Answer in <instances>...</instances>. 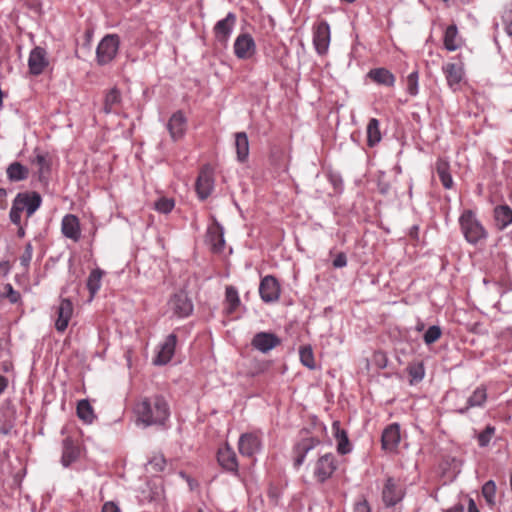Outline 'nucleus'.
Returning <instances> with one entry per match:
<instances>
[{"instance_id":"1","label":"nucleus","mask_w":512,"mask_h":512,"mask_svg":"<svg viewBox=\"0 0 512 512\" xmlns=\"http://www.w3.org/2000/svg\"><path fill=\"white\" fill-rule=\"evenodd\" d=\"M137 421L144 427L164 426L170 417V406L162 395L141 398L135 405Z\"/></svg>"},{"instance_id":"2","label":"nucleus","mask_w":512,"mask_h":512,"mask_svg":"<svg viewBox=\"0 0 512 512\" xmlns=\"http://www.w3.org/2000/svg\"><path fill=\"white\" fill-rule=\"evenodd\" d=\"M459 225L465 240L472 245H477L480 241L488 237L487 230L477 219L474 211L464 210L459 217Z\"/></svg>"},{"instance_id":"3","label":"nucleus","mask_w":512,"mask_h":512,"mask_svg":"<svg viewBox=\"0 0 512 512\" xmlns=\"http://www.w3.org/2000/svg\"><path fill=\"white\" fill-rule=\"evenodd\" d=\"M120 47V37L117 34H107L99 42L96 49V62L100 66L111 63L117 56Z\"/></svg>"},{"instance_id":"4","label":"nucleus","mask_w":512,"mask_h":512,"mask_svg":"<svg viewBox=\"0 0 512 512\" xmlns=\"http://www.w3.org/2000/svg\"><path fill=\"white\" fill-rule=\"evenodd\" d=\"M338 468V461L333 453L321 455L314 465L313 475L319 483L330 479Z\"/></svg>"},{"instance_id":"5","label":"nucleus","mask_w":512,"mask_h":512,"mask_svg":"<svg viewBox=\"0 0 512 512\" xmlns=\"http://www.w3.org/2000/svg\"><path fill=\"white\" fill-rule=\"evenodd\" d=\"M405 496V490L402 485L393 477L385 480L382 489V501L386 507H394Z\"/></svg>"},{"instance_id":"6","label":"nucleus","mask_w":512,"mask_h":512,"mask_svg":"<svg viewBox=\"0 0 512 512\" xmlns=\"http://www.w3.org/2000/svg\"><path fill=\"white\" fill-rule=\"evenodd\" d=\"M168 306L173 315L178 318L189 317L193 312V303L184 291H179L171 296Z\"/></svg>"},{"instance_id":"7","label":"nucleus","mask_w":512,"mask_h":512,"mask_svg":"<svg viewBox=\"0 0 512 512\" xmlns=\"http://www.w3.org/2000/svg\"><path fill=\"white\" fill-rule=\"evenodd\" d=\"M214 188L213 169L210 165H204L199 172L195 183V190L200 200L207 199Z\"/></svg>"},{"instance_id":"8","label":"nucleus","mask_w":512,"mask_h":512,"mask_svg":"<svg viewBox=\"0 0 512 512\" xmlns=\"http://www.w3.org/2000/svg\"><path fill=\"white\" fill-rule=\"evenodd\" d=\"M13 203L22 211L26 210L27 216L33 215L42 203L41 195L38 192H20L16 195Z\"/></svg>"},{"instance_id":"9","label":"nucleus","mask_w":512,"mask_h":512,"mask_svg":"<svg viewBox=\"0 0 512 512\" xmlns=\"http://www.w3.org/2000/svg\"><path fill=\"white\" fill-rule=\"evenodd\" d=\"M280 343L281 339L271 332H258L251 340V346L263 354L270 352Z\"/></svg>"},{"instance_id":"10","label":"nucleus","mask_w":512,"mask_h":512,"mask_svg":"<svg viewBox=\"0 0 512 512\" xmlns=\"http://www.w3.org/2000/svg\"><path fill=\"white\" fill-rule=\"evenodd\" d=\"M261 439L256 433H244L238 441V449L242 456L252 457L261 451Z\"/></svg>"},{"instance_id":"11","label":"nucleus","mask_w":512,"mask_h":512,"mask_svg":"<svg viewBox=\"0 0 512 512\" xmlns=\"http://www.w3.org/2000/svg\"><path fill=\"white\" fill-rule=\"evenodd\" d=\"M259 293L264 302L276 301L280 295L278 280L272 275L265 276L260 282Z\"/></svg>"},{"instance_id":"12","label":"nucleus","mask_w":512,"mask_h":512,"mask_svg":"<svg viewBox=\"0 0 512 512\" xmlns=\"http://www.w3.org/2000/svg\"><path fill=\"white\" fill-rule=\"evenodd\" d=\"M256 45L253 37L248 34H240L234 42V53L239 59H249L253 56Z\"/></svg>"},{"instance_id":"13","label":"nucleus","mask_w":512,"mask_h":512,"mask_svg":"<svg viewBox=\"0 0 512 512\" xmlns=\"http://www.w3.org/2000/svg\"><path fill=\"white\" fill-rule=\"evenodd\" d=\"M400 440V426L397 423H392L388 425L382 432V449L387 452H394L397 450Z\"/></svg>"},{"instance_id":"14","label":"nucleus","mask_w":512,"mask_h":512,"mask_svg":"<svg viewBox=\"0 0 512 512\" xmlns=\"http://www.w3.org/2000/svg\"><path fill=\"white\" fill-rule=\"evenodd\" d=\"M313 43L318 54L324 55L330 44V26L321 21L314 30Z\"/></svg>"},{"instance_id":"15","label":"nucleus","mask_w":512,"mask_h":512,"mask_svg":"<svg viewBox=\"0 0 512 512\" xmlns=\"http://www.w3.org/2000/svg\"><path fill=\"white\" fill-rule=\"evenodd\" d=\"M236 24V15L233 12H229L227 16L219 20L214 28V36L220 43H226L231 35V32Z\"/></svg>"},{"instance_id":"16","label":"nucleus","mask_w":512,"mask_h":512,"mask_svg":"<svg viewBox=\"0 0 512 512\" xmlns=\"http://www.w3.org/2000/svg\"><path fill=\"white\" fill-rule=\"evenodd\" d=\"M48 64L47 53L44 48L37 46L31 50L28 59V67L31 74L40 75Z\"/></svg>"},{"instance_id":"17","label":"nucleus","mask_w":512,"mask_h":512,"mask_svg":"<svg viewBox=\"0 0 512 512\" xmlns=\"http://www.w3.org/2000/svg\"><path fill=\"white\" fill-rule=\"evenodd\" d=\"M217 461L224 470L237 474V456L235 451L229 445L226 444L218 449Z\"/></svg>"},{"instance_id":"18","label":"nucleus","mask_w":512,"mask_h":512,"mask_svg":"<svg viewBox=\"0 0 512 512\" xmlns=\"http://www.w3.org/2000/svg\"><path fill=\"white\" fill-rule=\"evenodd\" d=\"M187 128V119L181 110L176 111L170 117L167 123V129L174 141L179 140L185 134Z\"/></svg>"},{"instance_id":"19","label":"nucleus","mask_w":512,"mask_h":512,"mask_svg":"<svg viewBox=\"0 0 512 512\" xmlns=\"http://www.w3.org/2000/svg\"><path fill=\"white\" fill-rule=\"evenodd\" d=\"M176 341L177 337L175 334H170L166 337L153 360L155 365H165L172 359L175 352Z\"/></svg>"},{"instance_id":"20","label":"nucleus","mask_w":512,"mask_h":512,"mask_svg":"<svg viewBox=\"0 0 512 512\" xmlns=\"http://www.w3.org/2000/svg\"><path fill=\"white\" fill-rule=\"evenodd\" d=\"M61 231L66 238L77 242L81 238L80 222L76 215L67 214L63 217Z\"/></svg>"},{"instance_id":"21","label":"nucleus","mask_w":512,"mask_h":512,"mask_svg":"<svg viewBox=\"0 0 512 512\" xmlns=\"http://www.w3.org/2000/svg\"><path fill=\"white\" fill-rule=\"evenodd\" d=\"M122 104V93L116 86L108 89L104 93L103 112L105 114L117 113Z\"/></svg>"},{"instance_id":"22","label":"nucleus","mask_w":512,"mask_h":512,"mask_svg":"<svg viewBox=\"0 0 512 512\" xmlns=\"http://www.w3.org/2000/svg\"><path fill=\"white\" fill-rule=\"evenodd\" d=\"M320 444V440L314 437L304 438L298 442L295 446L297 457L295 458L294 465L296 467L301 466L309 451L314 449Z\"/></svg>"},{"instance_id":"23","label":"nucleus","mask_w":512,"mask_h":512,"mask_svg":"<svg viewBox=\"0 0 512 512\" xmlns=\"http://www.w3.org/2000/svg\"><path fill=\"white\" fill-rule=\"evenodd\" d=\"M332 431L337 442V452L341 455L350 453L352 447L349 442L347 432L341 428L339 421H334L332 423Z\"/></svg>"},{"instance_id":"24","label":"nucleus","mask_w":512,"mask_h":512,"mask_svg":"<svg viewBox=\"0 0 512 512\" xmlns=\"http://www.w3.org/2000/svg\"><path fill=\"white\" fill-rule=\"evenodd\" d=\"M367 77L373 82L387 87L394 86L396 81L394 74L384 67L371 69Z\"/></svg>"},{"instance_id":"25","label":"nucleus","mask_w":512,"mask_h":512,"mask_svg":"<svg viewBox=\"0 0 512 512\" xmlns=\"http://www.w3.org/2000/svg\"><path fill=\"white\" fill-rule=\"evenodd\" d=\"M493 214L498 230L502 231L512 224V208L507 204L496 206Z\"/></svg>"},{"instance_id":"26","label":"nucleus","mask_w":512,"mask_h":512,"mask_svg":"<svg viewBox=\"0 0 512 512\" xmlns=\"http://www.w3.org/2000/svg\"><path fill=\"white\" fill-rule=\"evenodd\" d=\"M486 400V388L483 386L477 387L467 399V405L465 407L459 408L457 412L459 414H465L470 408L482 407L486 403Z\"/></svg>"},{"instance_id":"27","label":"nucleus","mask_w":512,"mask_h":512,"mask_svg":"<svg viewBox=\"0 0 512 512\" xmlns=\"http://www.w3.org/2000/svg\"><path fill=\"white\" fill-rule=\"evenodd\" d=\"M208 238L212 244V250L214 252H221L225 245L223 228L220 224L216 223L213 227L208 229Z\"/></svg>"},{"instance_id":"28","label":"nucleus","mask_w":512,"mask_h":512,"mask_svg":"<svg viewBox=\"0 0 512 512\" xmlns=\"http://www.w3.org/2000/svg\"><path fill=\"white\" fill-rule=\"evenodd\" d=\"M235 147L238 161L244 163L249 156V140L245 132L235 134Z\"/></svg>"},{"instance_id":"29","label":"nucleus","mask_w":512,"mask_h":512,"mask_svg":"<svg viewBox=\"0 0 512 512\" xmlns=\"http://www.w3.org/2000/svg\"><path fill=\"white\" fill-rule=\"evenodd\" d=\"M15 427V411L10 408L0 410V433L8 435Z\"/></svg>"},{"instance_id":"30","label":"nucleus","mask_w":512,"mask_h":512,"mask_svg":"<svg viewBox=\"0 0 512 512\" xmlns=\"http://www.w3.org/2000/svg\"><path fill=\"white\" fill-rule=\"evenodd\" d=\"M240 306V298L238 290L234 286H227L225 290V307L224 311L230 315Z\"/></svg>"},{"instance_id":"31","label":"nucleus","mask_w":512,"mask_h":512,"mask_svg":"<svg viewBox=\"0 0 512 512\" xmlns=\"http://www.w3.org/2000/svg\"><path fill=\"white\" fill-rule=\"evenodd\" d=\"M6 173L11 182H18L28 178L29 169L20 162H13L7 167Z\"/></svg>"},{"instance_id":"32","label":"nucleus","mask_w":512,"mask_h":512,"mask_svg":"<svg viewBox=\"0 0 512 512\" xmlns=\"http://www.w3.org/2000/svg\"><path fill=\"white\" fill-rule=\"evenodd\" d=\"M443 43L448 51H455L460 47L458 28L455 24L449 25L444 33Z\"/></svg>"},{"instance_id":"33","label":"nucleus","mask_w":512,"mask_h":512,"mask_svg":"<svg viewBox=\"0 0 512 512\" xmlns=\"http://www.w3.org/2000/svg\"><path fill=\"white\" fill-rule=\"evenodd\" d=\"M442 69L450 87L458 85L461 82L463 71L460 66L455 63H447Z\"/></svg>"},{"instance_id":"34","label":"nucleus","mask_w":512,"mask_h":512,"mask_svg":"<svg viewBox=\"0 0 512 512\" xmlns=\"http://www.w3.org/2000/svg\"><path fill=\"white\" fill-rule=\"evenodd\" d=\"M436 172L445 189L453 187V179L449 170V163L443 159H438L436 162Z\"/></svg>"},{"instance_id":"35","label":"nucleus","mask_w":512,"mask_h":512,"mask_svg":"<svg viewBox=\"0 0 512 512\" xmlns=\"http://www.w3.org/2000/svg\"><path fill=\"white\" fill-rule=\"evenodd\" d=\"M380 123L376 118H371L367 125V145L376 146L381 141Z\"/></svg>"},{"instance_id":"36","label":"nucleus","mask_w":512,"mask_h":512,"mask_svg":"<svg viewBox=\"0 0 512 512\" xmlns=\"http://www.w3.org/2000/svg\"><path fill=\"white\" fill-rule=\"evenodd\" d=\"M78 457V449L73 445L70 439L63 441V452L61 463L64 467L70 466Z\"/></svg>"},{"instance_id":"37","label":"nucleus","mask_w":512,"mask_h":512,"mask_svg":"<svg viewBox=\"0 0 512 512\" xmlns=\"http://www.w3.org/2000/svg\"><path fill=\"white\" fill-rule=\"evenodd\" d=\"M77 416L86 424H91L96 418L93 407L86 399H82L77 404Z\"/></svg>"},{"instance_id":"38","label":"nucleus","mask_w":512,"mask_h":512,"mask_svg":"<svg viewBox=\"0 0 512 512\" xmlns=\"http://www.w3.org/2000/svg\"><path fill=\"white\" fill-rule=\"evenodd\" d=\"M103 274L104 271L100 268L93 269L90 272L86 283L87 289L90 293V299H92L100 289Z\"/></svg>"},{"instance_id":"39","label":"nucleus","mask_w":512,"mask_h":512,"mask_svg":"<svg viewBox=\"0 0 512 512\" xmlns=\"http://www.w3.org/2000/svg\"><path fill=\"white\" fill-rule=\"evenodd\" d=\"M299 356L301 363L310 370L316 368L314 354L311 346H301L299 349Z\"/></svg>"},{"instance_id":"40","label":"nucleus","mask_w":512,"mask_h":512,"mask_svg":"<svg viewBox=\"0 0 512 512\" xmlns=\"http://www.w3.org/2000/svg\"><path fill=\"white\" fill-rule=\"evenodd\" d=\"M482 495L489 506L496 503V484L493 480H489L482 486Z\"/></svg>"},{"instance_id":"41","label":"nucleus","mask_w":512,"mask_h":512,"mask_svg":"<svg viewBox=\"0 0 512 512\" xmlns=\"http://www.w3.org/2000/svg\"><path fill=\"white\" fill-rule=\"evenodd\" d=\"M496 428L492 425H487L483 431L477 435V442L479 447L485 448L489 446L492 438L494 437Z\"/></svg>"},{"instance_id":"42","label":"nucleus","mask_w":512,"mask_h":512,"mask_svg":"<svg viewBox=\"0 0 512 512\" xmlns=\"http://www.w3.org/2000/svg\"><path fill=\"white\" fill-rule=\"evenodd\" d=\"M57 320H70L73 315V304L69 299H62L58 308Z\"/></svg>"},{"instance_id":"43","label":"nucleus","mask_w":512,"mask_h":512,"mask_svg":"<svg viewBox=\"0 0 512 512\" xmlns=\"http://www.w3.org/2000/svg\"><path fill=\"white\" fill-rule=\"evenodd\" d=\"M442 335V329L438 325L429 326L423 334V340L426 345L435 343Z\"/></svg>"},{"instance_id":"44","label":"nucleus","mask_w":512,"mask_h":512,"mask_svg":"<svg viewBox=\"0 0 512 512\" xmlns=\"http://www.w3.org/2000/svg\"><path fill=\"white\" fill-rule=\"evenodd\" d=\"M33 163L36 164L38 168V176L39 180L43 181L45 178V173L50 171V165L45 155L37 154Z\"/></svg>"},{"instance_id":"45","label":"nucleus","mask_w":512,"mask_h":512,"mask_svg":"<svg viewBox=\"0 0 512 512\" xmlns=\"http://www.w3.org/2000/svg\"><path fill=\"white\" fill-rule=\"evenodd\" d=\"M175 206V201L172 198L162 197L155 202V209L163 214L170 213Z\"/></svg>"},{"instance_id":"46","label":"nucleus","mask_w":512,"mask_h":512,"mask_svg":"<svg viewBox=\"0 0 512 512\" xmlns=\"http://www.w3.org/2000/svg\"><path fill=\"white\" fill-rule=\"evenodd\" d=\"M408 374L411 377V383L422 381L425 376V369L423 364L417 363L415 365L409 366Z\"/></svg>"},{"instance_id":"47","label":"nucleus","mask_w":512,"mask_h":512,"mask_svg":"<svg viewBox=\"0 0 512 512\" xmlns=\"http://www.w3.org/2000/svg\"><path fill=\"white\" fill-rule=\"evenodd\" d=\"M418 79V71L411 72L407 77V92L411 96H416L418 94Z\"/></svg>"},{"instance_id":"48","label":"nucleus","mask_w":512,"mask_h":512,"mask_svg":"<svg viewBox=\"0 0 512 512\" xmlns=\"http://www.w3.org/2000/svg\"><path fill=\"white\" fill-rule=\"evenodd\" d=\"M502 23L508 36H512V3L507 6L502 14Z\"/></svg>"},{"instance_id":"49","label":"nucleus","mask_w":512,"mask_h":512,"mask_svg":"<svg viewBox=\"0 0 512 512\" xmlns=\"http://www.w3.org/2000/svg\"><path fill=\"white\" fill-rule=\"evenodd\" d=\"M21 2L33 15L40 16L42 14L41 0H21Z\"/></svg>"},{"instance_id":"50","label":"nucleus","mask_w":512,"mask_h":512,"mask_svg":"<svg viewBox=\"0 0 512 512\" xmlns=\"http://www.w3.org/2000/svg\"><path fill=\"white\" fill-rule=\"evenodd\" d=\"M33 247L30 242L25 245L23 254L20 256V263L24 268H28L32 259Z\"/></svg>"},{"instance_id":"51","label":"nucleus","mask_w":512,"mask_h":512,"mask_svg":"<svg viewBox=\"0 0 512 512\" xmlns=\"http://www.w3.org/2000/svg\"><path fill=\"white\" fill-rule=\"evenodd\" d=\"M4 290H5V293H6V297L9 299V301L11 303H17L20 298H21V295L18 291L14 290L13 286L11 284H6L4 286Z\"/></svg>"},{"instance_id":"52","label":"nucleus","mask_w":512,"mask_h":512,"mask_svg":"<svg viewBox=\"0 0 512 512\" xmlns=\"http://www.w3.org/2000/svg\"><path fill=\"white\" fill-rule=\"evenodd\" d=\"M21 213H22V210L17 205L12 203V207H11V210L9 213V218L13 224L18 225V226L20 225Z\"/></svg>"},{"instance_id":"53","label":"nucleus","mask_w":512,"mask_h":512,"mask_svg":"<svg viewBox=\"0 0 512 512\" xmlns=\"http://www.w3.org/2000/svg\"><path fill=\"white\" fill-rule=\"evenodd\" d=\"M354 512H371L370 505L365 498H362L354 505Z\"/></svg>"},{"instance_id":"54","label":"nucleus","mask_w":512,"mask_h":512,"mask_svg":"<svg viewBox=\"0 0 512 512\" xmlns=\"http://www.w3.org/2000/svg\"><path fill=\"white\" fill-rule=\"evenodd\" d=\"M347 265V257L344 252H340L336 255L335 259L333 260V267L334 268H342Z\"/></svg>"},{"instance_id":"55","label":"nucleus","mask_w":512,"mask_h":512,"mask_svg":"<svg viewBox=\"0 0 512 512\" xmlns=\"http://www.w3.org/2000/svg\"><path fill=\"white\" fill-rule=\"evenodd\" d=\"M149 464L156 470L162 471L165 467V459L162 456L154 457Z\"/></svg>"},{"instance_id":"56","label":"nucleus","mask_w":512,"mask_h":512,"mask_svg":"<svg viewBox=\"0 0 512 512\" xmlns=\"http://www.w3.org/2000/svg\"><path fill=\"white\" fill-rule=\"evenodd\" d=\"M102 512H120V508L113 502H107L103 505Z\"/></svg>"},{"instance_id":"57","label":"nucleus","mask_w":512,"mask_h":512,"mask_svg":"<svg viewBox=\"0 0 512 512\" xmlns=\"http://www.w3.org/2000/svg\"><path fill=\"white\" fill-rule=\"evenodd\" d=\"M7 190L0 188V209H6L7 207Z\"/></svg>"},{"instance_id":"58","label":"nucleus","mask_w":512,"mask_h":512,"mask_svg":"<svg viewBox=\"0 0 512 512\" xmlns=\"http://www.w3.org/2000/svg\"><path fill=\"white\" fill-rule=\"evenodd\" d=\"M390 190V184L387 183V182H382V181H379L378 182V191L383 194V195H386Z\"/></svg>"},{"instance_id":"59","label":"nucleus","mask_w":512,"mask_h":512,"mask_svg":"<svg viewBox=\"0 0 512 512\" xmlns=\"http://www.w3.org/2000/svg\"><path fill=\"white\" fill-rule=\"evenodd\" d=\"M8 383V379L5 376L0 375V395L7 389Z\"/></svg>"},{"instance_id":"60","label":"nucleus","mask_w":512,"mask_h":512,"mask_svg":"<svg viewBox=\"0 0 512 512\" xmlns=\"http://www.w3.org/2000/svg\"><path fill=\"white\" fill-rule=\"evenodd\" d=\"M69 322H55V328L58 332L63 333L68 328Z\"/></svg>"},{"instance_id":"61","label":"nucleus","mask_w":512,"mask_h":512,"mask_svg":"<svg viewBox=\"0 0 512 512\" xmlns=\"http://www.w3.org/2000/svg\"><path fill=\"white\" fill-rule=\"evenodd\" d=\"M468 512H480L472 498H470L468 501Z\"/></svg>"},{"instance_id":"62","label":"nucleus","mask_w":512,"mask_h":512,"mask_svg":"<svg viewBox=\"0 0 512 512\" xmlns=\"http://www.w3.org/2000/svg\"><path fill=\"white\" fill-rule=\"evenodd\" d=\"M446 512H464V507L461 504L455 505L448 509Z\"/></svg>"},{"instance_id":"63","label":"nucleus","mask_w":512,"mask_h":512,"mask_svg":"<svg viewBox=\"0 0 512 512\" xmlns=\"http://www.w3.org/2000/svg\"><path fill=\"white\" fill-rule=\"evenodd\" d=\"M410 236L413 238H417L418 236V226H413L410 230Z\"/></svg>"},{"instance_id":"64","label":"nucleus","mask_w":512,"mask_h":512,"mask_svg":"<svg viewBox=\"0 0 512 512\" xmlns=\"http://www.w3.org/2000/svg\"><path fill=\"white\" fill-rule=\"evenodd\" d=\"M24 235H25V231H24L23 227L19 226V229L17 231V236L22 238V237H24Z\"/></svg>"}]
</instances>
